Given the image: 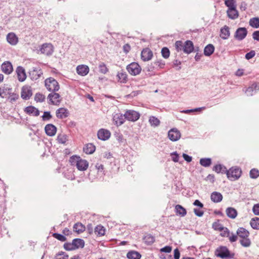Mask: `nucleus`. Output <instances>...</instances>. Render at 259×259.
<instances>
[{
  "label": "nucleus",
  "mask_w": 259,
  "mask_h": 259,
  "mask_svg": "<svg viewBox=\"0 0 259 259\" xmlns=\"http://www.w3.org/2000/svg\"><path fill=\"white\" fill-rule=\"evenodd\" d=\"M72 165H75L77 169L80 171L85 170L89 166V162L85 159H82L79 156H72L69 159Z\"/></svg>",
  "instance_id": "f257e3e1"
},
{
  "label": "nucleus",
  "mask_w": 259,
  "mask_h": 259,
  "mask_svg": "<svg viewBox=\"0 0 259 259\" xmlns=\"http://www.w3.org/2000/svg\"><path fill=\"white\" fill-rule=\"evenodd\" d=\"M215 254L223 259H231L234 257V254L231 253L228 248L224 246L217 248L215 251Z\"/></svg>",
  "instance_id": "f03ea898"
},
{
  "label": "nucleus",
  "mask_w": 259,
  "mask_h": 259,
  "mask_svg": "<svg viewBox=\"0 0 259 259\" xmlns=\"http://www.w3.org/2000/svg\"><path fill=\"white\" fill-rule=\"evenodd\" d=\"M45 87L47 89L52 92H56L60 89L58 81L53 77H49L45 81Z\"/></svg>",
  "instance_id": "7ed1b4c3"
},
{
  "label": "nucleus",
  "mask_w": 259,
  "mask_h": 259,
  "mask_svg": "<svg viewBox=\"0 0 259 259\" xmlns=\"http://www.w3.org/2000/svg\"><path fill=\"white\" fill-rule=\"evenodd\" d=\"M241 168L237 167H232L227 170L226 172L227 178L231 181L238 180L241 177Z\"/></svg>",
  "instance_id": "20e7f679"
},
{
  "label": "nucleus",
  "mask_w": 259,
  "mask_h": 259,
  "mask_svg": "<svg viewBox=\"0 0 259 259\" xmlns=\"http://www.w3.org/2000/svg\"><path fill=\"white\" fill-rule=\"evenodd\" d=\"M140 113L133 110H128L124 113V117L126 120L132 122L137 121L140 117Z\"/></svg>",
  "instance_id": "39448f33"
},
{
  "label": "nucleus",
  "mask_w": 259,
  "mask_h": 259,
  "mask_svg": "<svg viewBox=\"0 0 259 259\" xmlns=\"http://www.w3.org/2000/svg\"><path fill=\"white\" fill-rule=\"evenodd\" d=\"M126 69L128 73L132 75H137L141 71V67L136 62H133L128 65Z\"/></svg>",
  "instance_id": "423d86ee"
},
{
  "label": "nucleus",
  "mask_w": 259,
  "mask_h": 259,
  "mask_svg": "<svg viewBox=\"0 0 259 259\" xmlns=\"http://www.w3.org/2000/svg\"><path fill=\"white\" fill-rule=\"evenodd\" d=\"M48 99L49 100L48 103L49 104L59 105L61 103V96L56 92H52L48 96Z\"/></svg>",
  "instance_id": "0eeeda50"
},
{
  "label": "nucleus",
  "mask_w": 259,
  "mask_h": 259,
  "mask_svg": "<svg viewBox=\"0 0 259 259\" xmlns=\"http://www.w3.org/2000/svg\"><path fill=\"white\" fill-rule=\"evenodd\" d=\"M247 33V30L245 27H239L236 29L234 37L236 40L241 41L246 37Z\"/></svg>",
  "instance_id": "6e6552de"
},
{
  "label": "nucleus",
  "mask_w": 259,
  "mask_h": 259,
  "mask_svg": "<svg viewBox=\"0 0 259 259\" xmlns=\"http://www.w3.org/2000/svg\"><path fill=\"white\" fill-rule=\"evenodd\" d=\"M40 51L42 54L49 56L53 54L54 48L53 45L51 44H44L40 49Z\"/></svg>",
  "instance_id": "1a4fd4ad"
},
{
  "label": "nucleus",
  "mask_w": 259,
  "mask_h": 259,
  "mask_svg": "<svg viewBox=\"0 0 259 259\" xmlns=\"http://www.w3.org/2000/svg\"><path fill=\"white\" fill-rule=\"evenodd\" d=\"M181 133L177 128H172L168 132V137L171 141H177L181 138Z\"/></svg>",
  "instance_id": "9d476101"
},
{
  "label": "nucleus",
  "mask_w": 259,
  "mask_h": 259,
  "mask_svg": "<svg viewBox=\"0 0 259 259\" xmlns=\"http://www.w3.org/2000/svg\"><path fill=\"white\" fill-rule=\"evenodd\" d=\"M42 71L39 68H33L29 72V76L31 80H35L38 79L42 75Z\"/></svg>",
  "instance_id": "9b49d317"
},
{
  "label": "nucleus",
  "mask_w": 259,
  "mask_h": 259,
  "mask_svg": "<svg viewBox=\"0 0 259 259\" xmlns=\"http://www.w3.org/2000/svg\"><path fill=\"white\" fill-rule=\"evenodd\" d=\"M32 95V91L30 87H23L22 88L21 93V98L25 100H28Z\"/></svg>",
  "instance_id": "f8f14e48"
},
{
  "label": "nucleus",
  "mask_w": 259,
  "mask_h": 259,
  "mask_svg": "<svg viewBox=\"0 0 259 259\" xmlns=\"http://www.w3.org/2000/svg\"><path fill=\"white\" fill-rule=\"evenodd\" d=\"M97 136L100 140L106 141L110 137L111 133L108 130L101 128L98 131Z\"/></svg>",
  "instance_id": "ddd939ff"
},
{
  "label": "nucleus",
  "mask_w": 259,
  "mask_h": 259,
  "mask_svg": "<svg viewBox=\"0 0 259 259\" xmlns=\"http://www.w3.org/2000/svg\"><path fill=\"white\" fill-rule=\"evenodd\" d=\"M125 118L124 114H122L120 113H116L113 116V120L114 124L117 126L122 125L125 121Z\"/></svg>",
  "instance_id": "4468645a"
},
{
  "label": "nucleus",
  "mask_w": 259,
  "mask_h": 259,
  "mask_svg": "<svg viewBox=\"0 0 259 259\" xmlns=\"http://www.w3.org/2000/svg\"><path fill=\"white\" fill-rule=\"evenodd\" d=\"M153 57V53L149 48H145L141 52V59L147 61L151 60Z\"/></svg>",
  "instance_id": "2eb2a0df"
},
{
  "label": "nucleus",
  "mask_w": 259,
  "mask_h": 259,
  "mask_svg": "<svg viewBox=\"0 0 259 259\" xmlns=\"http://www.w3.org/2000/svg\"><path fill=\"white\" fill-rule=\"evenodd\" d=\"M24 111L26 114L31 116H38L39 115V110L33 106L26 107Z\"/></svg>",
  "instance_id": "dca6fc26"
},
{
  "label": "nucleus",
  "mask_w": 259,
  "mask_h": 259,
  "mask_svg": "<svg viewBox=\"0 0 259 259\" xmlns=\"http://www.w3.org/2000/svg\"><path fill=\"white\" fill-rule=\"evenodd\" d=\"M258 90H259V85L257 82H255L246 89L245 93L248 96H251Z\"/></svg>",
  "instance_id": "f3484780"
},
{
  "label": "nucleus",
  "mask_w": 259,
  "mask_h": 259,
  "mask_svg": "<svg viewBox=\"0 0 259 259\" xmlns=\"http://www.w3.org/2000/svg\"><path fill=\"white\" fill-rule=\"evenodd\" d=\"M56 114L58 118L62 119L67 117L69 115V112L65 108H60L56 110Z\"/></svg>",
  "instance_id": "a211bd4d"
},
{
  "label": "nucleus",
  "mask_w": 259,
  "mask_h": 259,
  "mask_svg": "<svg viewBox=\"0 0 259 259\" xmlns=\"http://www.w3.org/2000/svg\"><path fill=\"white\" fill-rule=\"evenodd\" d=\"M18 79L19 81H24L26 78L25 69L22 66H18L16 69Z\"/></svg>",
  "instance_id": "6ab92c4d"
},
{
  "label": "nucleus",
  "mask_w": 259,
  "mask_h": 259,
  "mask_svg": "<svg viewBox=\"0 0 259 259\" xmlns=\"http://www.w3.org/2000/svg\"><path fill=\"white\" fill-rule=\"evenodd\" d=\"M45 130L46 134L50 137L54 136L57 132L56 127L53 124H48L45 126Z\"/></svg>",
  "instance_id": "aec40b11"
},
{
  "label": "nucleus",
  "mask_w": 259,
  "mask_h": 259,
  "mask_svg": "<svg viewBox=\"0 0 259 259\" xmlns=\"http://www.w3.org/2000/svg\"><path fill=\"white\" fill-rule=\"evenodd\" d=\"M183 52L187 54H189L194 51V45L192 41L188 40L184 44Z\"/></svg>",
  "instance_id": "412c9836"
},
{
  "label": "nucleus",
  "mask_w": 259,
  "mask_h": 259,
  "mask_svg": "<svg viewBox=\"0 0 259 259\" xmlns=\"http://www.w3.org/2000/svg\"><path fill=\"white\" fill-rule=\"evenodd\" d=\"M7 40L12 46H15L18 42V38L14 32H10L7 35Z\"/></svg>",
  "instance_id": "4be33fe9"
},
{
  "label": "nucleus",
  "mask_w": 259,
  "mask_h": 259,
  "mask_svg": "<svg viewBox=\"0 0 259 259\" xmlns=\"http://www.w3.org/2000/svg\"><path fill=\"white\" fill-rule=\"evenodd\" d=\"M89 70V67L88 66L85 65H79L76 67V72L77 74L81 76H85L87 75Z\"/></svg>",
  "instance_id": "5701e85b"
},
{
  "label": "nucleus",
  "mask_w": 259,
  "mask_h": 259,
  "mask_svg": "<svg viewBox=\"0 0 259 259\" xmlns=\"http://www.w3.org/2000/svg\"><path fill=\"white\" fill-rule=\"evenodd\" d=\"M2 70L7 74H10L13 71V66L10 62H5L1 66Z\"/></svg>",
  "instance_id": "b1692460"
},
{
  "label": "nucleus",
  "mask_w": 259,
  "mask_h": 259,
  "mask_svg": "<svg viewBox=\"0 0 259 259\" xmlns=\"http://www.w3.org/2000/svg\"><path fill=\"white\" fill-rule=\"evenodd\" d=\"M226 213L227 217L232 219L236 218L238 214L237 210L232 207L227 208Z\"/></svg>",
  "instance_id": "393cba45"
},
{
  "label": "nucleus",
  "mask_w": 259,
  "mask_h": 259,
  "mask_svg": "<svg viewBox=\"0 0 259 259\" xmlns=\"http://www.w3.org/2000/svg\"><path fill=\"white\" fill-rule=\"evenodd\" d=\"M227 16L232 20H235L239 17V12L236 8L228 9L227 11Z\"/></svg>",
  "instance_id": "a878e982"
},
{
  "label": "nucleus",
  "mask_w": 259,
  "mask_h": 259,
  "mask_svg": "<svg viewBox=\"0 0 259 259\" xmlns=\"http://www.w3.org/2000/svg\"><path fill=\"white\" fill-rule=\"evenodd\" d=\"M210 199L214 203H219L223 199V195L218 192H213L211 194Z\"/></svg>",
  "instance_id": "bb28decb"
},
{
  "label": "nucleus",
  "mask_w": 259,
  "mask_h": 259,
  "mask_svg": "<svg viewBox=\"0 0 259 259\" xmlns=\"http://www.w3.org/2000/svg\"><path fill=\"white\" fill-rule=\"evenodd\" d=\"M96 150V146L92 143H88L83 147V152L87 154H93Z\"/></svg>",
  "instance_id": "cd10ccee"
},
{
  "label": "nucleus",
  "mask_w": 259,
  "mask_h": 259,
  "mask_svg": "<svg viewBox=\"0 0 259 259\" xmlns=\"http://www.w3.org/2000/svg\"><path fill=\"white\" fill-rule=\"evenodd\" d=\"M230 33L229 27L227 26H225L222 28L220 30V37L223 39H227L230 36Z\"/></svg>",
  "instance_id": "c85d7f7f"
},
{
  "label": "nucleus",
  "mask_w": 259,
  "mask_h": 259,
  "mask_svg": "<svg viewBox=\"0 0 259 259\" xmlns=\"http://www.w3.org/2000/svg\"><path fill=\"white\" fill-rule=\"evenodd\" d=\"M126 257L128 259H140L141 255L137 251L131 250L127 252Z\"/></svg>",
  "instance_id": "c756f323"
},
{
  "label": "nucleus",
  "mask_w": 259,
  "mask_h": 259,
  "mask_svg": "<svg viewBox=\"0 0 259 259\" xmlns=\"http://www.w3.org/2000/svg\"><path fill=\"white\" fill-rule=\"evenodd\" d=\"M74 249L78 248H83L84 246V241L83 239L79 238H75L72 240Z\"/></svg>",
  "instance_id": "7c9ffc66"
},
{
  "label": "nucleus",
  "mask_w": 259,
  "mask_h": 259,
  "mask_svg": "<svg viewBox=\"0 0 259 259\" xmlns=\"http://www.w3.org/2000/svg\"><path fill=\"white\" fill-rule=\"evenodd\" d=\"M237 235L241 238L248 237L249 235V232L245 228L240 227L239 228L237 231Z\"/></svg>",
  "instance_id": "2f4dec72"
},
{
  "label": "nucleus",
  "mask_w": 259,
  "mask_h": 259,
  "mask_svg": "<svg viewBox=\"0 0 259 259\" xmlns=\"http://www.w3.org/2000/svg\"><path fill=\"white\" fill-rule=\"evenodd\" d=\"M85 227L81 223H75L73 226V231L78 234L83 232L85 231Z\"/></svg>",
  "instance_id": "473e14b6"
},
{
  "label": "nucleus",
  "mask_w": 259,
  "mask_h": 259,
  "mask_svg": "<svg viewBox=\"0 0 259 259\" xmlns=\"http://www.w3.org/2000/svg\"><path fill=\"white\" fill-rule=\"evenodd\" d=\"M214 51V47L212 44L207 45L204 49V54L206 56H209L213 54Z\"/></svg>",
  "instance_id": "72a5a7b5"
},
{
  "label": "nucleus",
  "mask_w": 259,
  "mask_h": 259,
  "mask_svg": "<svg viewBox=\"0 0 259 259\" xmlns=\"http://www.w3.org/2000/svg\"><path fill=\"white\" fill-rule=\"evenodd\" d=\"M175 211L177 214H179L181 217H184L187 213L186 209L179 204L176 205Z\"/></svg>",
  "instance_id": "f704fd0d"
},
{
  "label": "nucleus",
  "mask_w": 259,
  "mask_h": 259,
  "mask_svg": "<svg viewBox=\"0 0 259 259\" xmlns=\"http://www.w3.org/2000/svg\"><path fill=\"white\" fill-rule=\"evenodd\" d=\"M212 170L217 173L221 172L222 174L227 172L226 167L222 164H217L213 167Z\"/></svg>",
  "instance_id": "c9c22d12"
},
{
  "label": "nucleus",
  "mask_w": 259,
  "mask_h": 259,
  "mask_svg": "<svg viewBox=\"0 0 259 259\" xmlns=\"http://www.w3.org/2000/svg\"><path fill=\"white\" fill-rule=\"evenodd\" d=\"M144 242L147 245H151L155 241V237L151 234H147L144 238Z\"/></svg>",
  "instance_id": "e433bc0d"
},
{
  "label": "nucleus",
  "mask_w": 259,
  "mask_h": 259,
  "mask_svg": "<svg viewBox=\"0 0 259 259\" xmlns=\"http://www.w3.org/2000/svg\"><path fill=\"white\" fill-rule=\"evenodd\" d=\"M57 140L59 144H64L68 141V136L65 134H58Z\"/></svg>",
  "instance_id": "4c0bfd02"
},
{
  "label": "nucleus",
  "mask_w": 259,
  "mask_h": 259,
  "mask_svg": "<svg viewBox=\"0 0 259 259\" xmlns=\"http://www.w3.org/2000/svg\"><path fill=\"white\" fill-rule=\"evenodd\" d=\"M118 80L121 83H125L127 81V74L125 72L121 71L118 72L117 75Z\"/></svg>",
  "instance_id": "58836bf2"
},
{
  "label": "nucleus",
  "mask_w": 259,
  "mask_h": 259,
  "mask_svg": "<svg viewBox=\"0 0 259 259\" xmlns=\"http://www.w3.org/2000/svg\"><path fill=\"white\" fill-rule=\"evenodd\" d=\"M249 24L253 28H259V18L253 17L251 18L249 21Z\"/></svg>",
  "instance_id": "ea45409f"
},
{
  "label": "nucleus",
  "mask_w": 259,
  "mask_h": 259,
  "mask_svg": "<svg viewBox=\"0 0 259 259\" xmlns=\"http://www.w3.org/2000/svg\"><path fill=\"white\" fill-rule=\"evenodd\" d=\"M211 159L210 158H202L200 159L199 163L201 165L207 167L211 164Z\"/></svg>",
  "instance_id": "a19ab883"
},
{
  "label": "nucleus",
  "mask_w": 259,
  "mask_h": 259,
  "mask_svg": "<svg viewBox=\"0 0 259 259\" xmlns=\"http://www.w3.org/2000/svg\"><path fill=\"white\" fill-rule=\"evenodd\" d=\"M250 224L253 229H259V218L255 217L252 218L250 222Z\"/></svg>",
  "instance_id": "79ce46f5"
},
{
  "label": "nucleus",
  "mask_w": 259,
  "mask_h": 259,
  "mask_svg": "<svg viewBox=\"0 0 259 259\" xmlns=\"http://www.w3.org/2000/svg\"><path fill=\"white\" fill-rule=\"evenodd\" d=\"M149 122L152 126H158L160 124V120L156 117L152 116L149 117Z\"/></svg>",
  "instance_id": "37998d69"
},
{
  "label": "nucleus",
  "mask_w": 259,
  "mask_h": 259,
  "mask_svg": "<svg viewBox=\"0 0 259 259\" xmlns=\"http://www.w3.org/2000/svg\"><path fill=\"white\" fill-rule=\"evenodd\" d=\"M95 168L97 170L98 174L101 176L105 175L104 167L103 164L97 163L95 165Z\"/></svg>",
  "instance_id": "c03bdc74"
},
{
  "label": "nucleus",
  "mask_w": 259,
  "mask_h": 259,
  "mask_svg": "<svg viewBox=\"0 0 259 259\" xmlns=\"http://www.w3.org/2000/svg\"><path fill=\"white\" fill-rule=\"evenodd\" d=\"M95 232L98 235L101 236L105 234V230L103 226L102 225H98L95 228Z\"/></svg>",
  "instance_id": "a18cd8bd"
},
{
  "label": "nucleus",
  "mask_w": 259,
  "mask_h": 259,
  "mask_svg": "<svg viewBox=\"0 0 259 259\" xmlns=\"http://www.w3.org/2000/svg\"><path fill=\"white\" fill-rule=\"evenodd\" d=\"M225 4L228 8V9L236 8V2L235 0H226L225 1Z\"/></svg>",
  "instance_id": "49530a36"
},
{
  "label": "nucleus",
  "mask_w": 259,
  "mask_h": 259,
  "mask_svg": "<svg viewBox=\"0 0 259 259\" xmlns=\"http://www.w3.org/2000/svg\"><path fill=\"white\" fill-rule=\"evenodd\" d=\"M250 178L256 179L259 177V170L257 168H252L249 172Z\"/></svg>",
  "instance_id": "de8ad7c7"
},
{
  "label": "nucleus",
  "mask_w": 259,
  "mask_h": 259,
  "mask_svg": "<svg viewBox=\"0 0 259 259\" xmlns=\"http://www.w3.org/2000/svg\"><path fill=\"white\" fill-rule=\"evenodd\" d=\"M240 243L242 246L245 247H249L251 244V241L248 237L241 238L240 240Z\"/></svg>",
  "instance_id": "09e8293b"
},
{
  "label": "nucleus",
  "mask_w": 259,
  "mask_h": 259,
  "mask_svg": "<svg viewBox=\"0 0 259 259\" xmlns=\"http://www.w3.org/2000/svg\"><path fill=\"white\" fill-rule=\"evenodd\" d=\"M212 227L214 230L216 231H222L224 229V227L220 223L219 220L212 224Z\"/></svg>",
  "instance_id": "8fccbe9b"
},
{
  "label": "nucleus",
  "mask_w": 259,
  "mask_h": 259,
  "mask_svg": "<svg viewBox=\"0 0 259 259\" xmlns=\"http://www.w3.org/2000/svg\"><path fill=\"white\" fill-rule=\"evenodd\" d=\"M45 96L40 93H37L34 96V100L36 102H42L45 100Z\"/></svg>",
  "instance_id": "3c124183"
},
{
  "label": "nucleus",
  "mask_w": 259,
  "mask_h": 259,
  "mask_svg": "<svg viewBox=\"0 0 259 259\" xmlns=\"http://www.w3.org/2000/svg\"><path fill=\"white\" fill-rule=\"evenodd\" d=\"M55 259H68V255L64 252L61 251L56 254Z\"/></svg>",
  "instance_id": "603ef678"
},
{
  "label": "nucleus",
  "mask_w": 259,
  "mask_h": 259,
  "mask_svg": "<svg viewBox=\"0 0 259 259\" xmlns=\"http://www.w3.org/2000/svg\"><path fill=\"white\" fill-rule=\"evenodd\" d=\"M161 53L162 56L165 59H167L169 57L170 51L166 47L163 48L161 50Z\"/></svg>",
  "instance_id": "864d4df0"
},
{
  "label": "nucleus",
  "mask_w": 259,
  "mask_h": 259,
  "mask_svg": "<svg viewBox=\"0 0 259 259\" xmlns=\"http://www.w3.org/2000/svg\"><path fill=\"white\" fill-rule=\"evenodd\" d=\"M19 98V95L16 93L10 94L8 98V100L11 102L13 103L16 101Z\"/></svg>",
  "instance_id": "5fc2aeb1"
},
{
  "label": "nucleus",
  "mask_w": 259,
  "mask_h": 259,
  "mask_svg": "<svg viewBox=\"0 0 259 259\" xmlns=\"http://www.w3.org/2000/svg\"><path fill=\"white\" fill-rule=\"evenodd\" d=\"M184 44L181 40L176 41L175 42V48L178 52L183 51Z\"/></svg>",
  "instance_id": "6e6d98bb"
},
{
  "label": "nucleus",
  "mask_w": 259,
  "mask_h": 259,
  "mask_svg": "<svg viewBox=\"0 0 259 259\" xmlns=\"http://www.w3.org/2000/svg\"><path fill=\"white\" fill-rule=\"evenodd\" d=\"M53 236L58 240L62 242L65 241L66 240V238L65 236L57 233H53Z\"/></svg>",
  "instance_id": "4d7b16f0"
},
{
  "label": "nucleus",
  "mask_w": 259,
  "mask_h": 259,
  "mask_svg": "<svg viewBox=\"0 0 259 259\" xmlns=\"http://www.w3.org/2000/svg\"><path fill=\"white\" fill-rule=\"evenodd\" d=\"M52 118V116L51 114L50 111H45L44 114L42 116V119L43 121H49Z\"/></svg>",
  "instance_id": "13d9d810"
},
{
  "label": "nucleus",
  "mask_w": 259,
  "mask_h": 259,
  "mask_svg": "<svg viewBox=\"0 0 259 259\" xmlns=\"http://www.w3.org/2000/svg\"><path fill=\"white\" fill-rule=\"evenodd\" d=\"M64 248L66 250L70 251L75 250L74 247L73 246V242L69 243L66 242L64 244Z\"/></svg>",
  "instance_id": "bf43d9fd"
},
{
  "label": "nucleus",
  "mask_w": 259,
  "mask_h": 259,
  "mask_svg": "<svg viewBox=\"0 0 259 259\" xmlns=\"http://www.w3.org/2000/svg\"><path fill=\"white\" fill-rule=\"evenodd\" d=\"M99 71L101 73L105 74L108 71V69L104 63H102L99 65Z\"/></svg>",
  "instance_id": "052dcab7"
},
{
  "label": "nucleus",
  "mask_w": 259,
  "mask_h": 259,
  "mask_svg": "<svg viewBox=\"0 0 259 259\" xmlns=\"http://www.w3.org/2000/svg\"><path fill=\"white\" fill-rule=\"evenodd\" d=\"M156 67H159V68H163L165 66L164 61L162 60H158L154 63Z\"/></svg>",
  "instance_id": "680f3d73"
},
{
  "label": "nucleus",
  "mask_w": 259,
  "mask_h": 259,
  "mask_svg": "<svg viewBox=\"0 0 259 259\" xmlns=\"http://www.w3.org/2000/svg\"><path fill=\"white\" fill-rule=\"evenodd\" d=\"M255 55V52L254 51L252 50L250 51L249 52L247 53L245 55V58L247 60H249L251 58H252Z\"/></svg>",
  "instance_id": "e2e57ef3"
},
{
  "label": "nucleus",
  "mask_w": 259,
  "mask_h": 259,
  "mask_svg": "<svg viewBox=\"0 0 259 259\" xmlns=\"http://www.w3.org/2000/svg\"><path fill=\"white\" fill-rule=\"evenodd\" d=\"M230 234V233L227 228H224V229L223 230V232L220 234L221 236L224 237H229Z\"/></svg>",
  "instance_id": "0e129e2a"
},
{
  "label": "nucleus",
  "mask_w": 259,
  "mask_h": 259,
  "mask_svg": "<svg viewBox=\"0 0 259 259\" xmlns=\"http://www.w3.org/2000/svg\"><path fill=\"white\" fill-rule=\"evenodd\" d=\"M252 211L255 215H259V203L254 204L253 205Z\"/></svg>",
  "instance_id": "69168bd1"
},
{
  "label": "nucleus",
  "mask_w": 259,
  "mask_h": 259,
  "mask_svg": "<svg viewBox=\"0 0 259 259\" xmlns=\"http://www.w3.org/2000/svg\"><path fill=\"white\" fill-rule=\"evenodd\" d=\"M172 250V247L170 246H166L160 249V251L166 253H169Z\"/></svg>",
  "instance_id": "338daca9"
},
{
  "label": "nucleus",
  "mask_w": 259,
  "mask_h": 259,
  "mask_svg": "<svg viewBox=\"0 0 259 259\" xmlns=\"http://www.w3.org/2000/svg\"><path fill=\"white\" fill-rule=\"evenodd\" d=\"M253 39L259 41V30L255 31L252 33Z\"/></svg>",
  "instance_id": "774afa93"
}]
</instances>
